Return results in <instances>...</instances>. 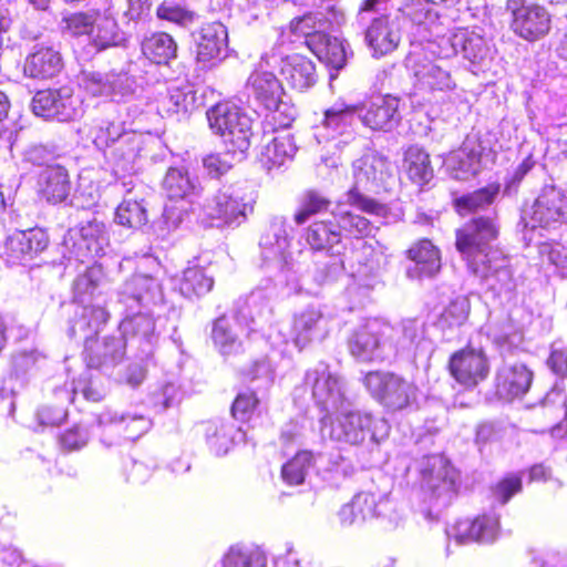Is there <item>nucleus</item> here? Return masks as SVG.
Listing matches in <instances>:
<instances>
[{"mask_svg":"<svg viewBox=\"0 0 567 567\" xmlns=\"http://www.w3.org/2000/svg\"><path fill=\"white\" fill-rule=\"evenodd\" d=\"M499 227L493 216L480 217L467 221L456 230V249L467 261L470 270L484 280L495 296L511 297L515 281L509 260L491 243L498 237Z\"/></svg>","mask_w":567,"mask_h":567,"instance_id":"1","label":"nucleus"},{"mask_svg":"<svg viewBox=\"0 0 567 567\" xmlns=\"http://www.w3.org/2000/svg\"><path fill=\"white\" fill-rule=\"evenodd\" d=\"M326 13L321 11L310 12L292 22L295 32H300L307 38L309 49L320 61L337 71L344 68L349 53L348 43L339 38L331 37L326 30L332 23L343 21V12L336 4L328 3Z\"/></svg>","mask_w":567,"mask_h":567,"instance_id":"2","label":"nucleus"},{"mask_svg":"<svg viewBox=\"0 0 567 567\" xmlns=\"http://www.w3.org/2000/svg\"><path fill=\"white\" fill-rule=\"evenodd\" d=\"M109 116L96 118L91 128L94 145L102 151L110 150L109 157L114 164L115 173H128L140 150V138L135 132L126 131L124 122L113 117L114 104L105 106Z\"/></svg>","mask_w":567,"mask_h":567,"instance_id":"3","label":"nucleus"},{"mask_svg":"<svg viewBox=\"0 0 567 567\" xmlns=\"http://www.w3.org/2000/svg\"><path fill=\"white\" fill-rule=\"evenodd\" d=\"M392 0H363L357 20L361 25L369 22L364 41L375 58L392 53L401 41L399 18L386 13Z\"/></svg>","mask_w":567,"mask_h":567,"instance_id":"4","label":"nucleus"},{"mask_svg":"<svg viewBox=\"0 0 567 567\" xmlns=\"http://www.w3.org/2000/svg\"><path fill=\"white\" fill-rule=\"evenodd\" d=\"M207 120L213 132L219 135L228 154L243 161L250 147L252 120L236 104L217 103L208 109Z\"/></svg>","mask_w":567,"mask_h":567,"instance_id":"5","label":"nucleus"},{"mask_svg":"<svg viewBox=\"0 0 567 567\" xmlns=\"http://www.w3.org/2000/svg\"><path fill=\"white\" fill-rule=\"evenodd\" d=\"M566 221L567 195L555 186H545L533 205L522 210L518 227H522L526 245H530L535 241L536 233L555 229Z\"/></svg>","mask_w":567,"mask_h":567,"instance_id":"6","label":"nucleus"},{"mask_svg":"<svg viewBox=\"0 0 567 567\" xmlns=\"http://www.w3.org/2000/svg\"><path fill=\"white\" fill-rule=\"evenodd\" d=\"M389 168V161L378 153H369L357 159L353 163L354 185L347 193L348 203L364 213L383 216L384 205L363 195L361 189L373 190L381 186L390 176Z\"/></svg>","mask_w":567,"mask_h":567,"instance_id":"7","label":"nucleus"},{"mask_svg":"<svg viewBox=\"0 0 567 567\" xmlns=\"http://www.w3.org/2000/svg\"><path fill=\"white\" fill-rule=\"evenodd\" d=\"M331 440L351 445L363 443L367 437L372 444H380L390 433V424L383 417H374L369 413L351 411L338 415L330 422L329 427H323Z\"/></svg>","mask_w":567,"mask_h":567,"instance_id":"8","label":"nucleus"},{"mask_svg":"<svg viewBox=\"0 0 567 567\" xmlns=\"http://www.w3.org/2000/svg\"><path fill=\"white\" fill-rule=\"evenodd\" d=\"M363 384L371 396L391 412L410 408L417 398V386L393 372L371 371L364 375Z\"/></svg>","mask_w":567,"mask_h":567,"instance_id":"9","label":"nucleus"},{"mask_svg":"<svg viewBox=\"0 0 567 567\" xmlns=\"http://www.w3.org/2000/svg\"><path fill=\"white\" fill-rule=\"evenodd\" d=\"M255 196L247 183L224 186L206 206V215L218 226H239L254 209Z\"/></svg>","mask_w":567,"mask_h":567,"instance_id":"10","label":"nucleus"},{"mask_svg":"<svg viewBox=\"0 0 567 567\" xmlns=\"http://www.w3.org/2000/svg\"><path fill=\"white\" fill-rule=\"evenodd\" d=\"M63 247L68 249V258L81 262L104 255L109 245V233L104 221L93 217L70 228L64 235Z\"/></svg>","mask_w":567,"mask_h":567,"instance_id":"11","label":"nucleus"},{"mask_svg":"<svg viewBox=\"0 0 567 567\" xmlns=\"http://www.w3.org/2000/svg\"><path fill=\"white\" fill-rule=\"evenodd\" d=\"M303 385L311 390L316 405L327 414L338 411L346 401L342 378L324 362L306 371Z\"/></svg>","mask_w":567,"mask_h":567,"instance_id":"12","label":"nucleus"},{"mask_svg":"<svg viewBox=\"0 0 567 567\" xmlns=\"http://www.w3.org/2000/svg\"><path fill=\"white\" fill-rule=\"evenodd\" d=\"M421 484L440 505L451 503L457 482V472L450 462L440 454L426 455L420 463Z\"/></svg>","mask_w":567,"mask_h":567,"instance_id":"13","label":"nucleus"},{"mask_svg":"<svg viewBox=\"0 0 567 567\" xmlns=\"http://www.w3.org/2000/svg\"><path fill=\"white\" fill-rule=\"evenodd\" d=\"M31 107L37 116L70 122L81 116L82 99L70 85L59 89L41 90L32 99Z\"/></svg>","mask_w":567,"mask_h":567,"instance_id":"14","label":"nucleus"},{"mask_svg":"<svg viewBox=\"0 0 567 567\" xmlns=\"http://www.w3.org/2000/svg\"><path fill=\"white\" fill-rule=\"evenodd\" d=\"M389 330L388 323L377 319L359 326L348 339L351 355L362 362L384 361L389 357L384 340Z\"/></svg>","mask_w":567,"mask_h":567,"instance_id":"15","label":"nucleus"},{"mask_svg":"<svg viewBox=\"0 0 567 567\" xmlns=\"http://www.w3.org/2000/svg\"><path fill=\"white\" fill-rule=\"evenodd\" d=\"M512 13L511 28L519 38L535 42L545 38L551 28V17L543 6L527 4L525 0H508Z\"/></svg>","mask_w":567,"mask_h":567,"instance_id":"16","label":"nucleus"},{"mask_svg":"<svg viewBox=\"0 0 567 567\" xmlns=\"http://www.w3.org/2000/svg\"><path fill=\"white\" fill-rule=\"evenodd\" d=\"M389 348L395 354L414 359L425 354L431 349V341L426 337V323L419 318H406L395 326H390L386 334Z\"/></svg>","mask_w":567,"mask_h":567,"instance_id":"17","label":"nucleus"},{"mask_svg":"<svg viewBox=\"0 0 567 567\" xmlns=\"http://www.w3.org/2000/svg\"><path fill=\"white\" fill-rule=\"evenodd\" d=\"M265 288H257L248 296L240 297L234 305L236 322L246 329L247 336L262 333L272 322V307Z\"/></svg>","mask_w":567,"mask_h":567,"instance_id":"18","label":"nucleus"},{"mask_svg":"<svg viewBox=\"0 0 567 567\" xmlns=\"http://www.w3.org/2000/svg\"><path fill=\"white\" fill-rule=\"evenodd\" d=\"M142 309L123 308L124 318L118 324L117 332L126 340V347H136L143 357L152 359L157 341L155 320L147 309Z\"/></svg>","mask_w":567,"mask_h":567,"instance_id":"19","label":"nucleus"},{"mask_svg":"<svg viewBox=\"0 0 567 567\" xmlns=\"http://www.w3.org/2000/svg\"><path fill=\"white\" fill-rule=\"evenodd\" d=\"M358 105V118L372 131L390 132L401 120V99L392 94L375 95Z\"/></svg>","mask_w":567,"mask_h":567,"instance_id":"20","label":"nucleus"},{"mask_svg":"<svg viewBox=\"0 0 567 567\" xmlns=\"http://www.w3.org/2000/svg\"><path fill=\"white\" fill-rule=\"evenodd\" d=\"M449 369L460 384L470 389L487 378L489 363L482 349L466 347L451 355Z\"/></svg>","mask_w":567,"mask_h":567,"instance_id":"21","label":"nucleus"},{"mask_svg":"<svg viewBox=\"0 0 567 567\" xmlns=\"http://www.w3.org/2000/svg\"><path fill=\"white\" fill-rule=\"evenodd\" d=\"M164 300L161 282L148 275H134L122 286L117 302L128 310L148 309Z\"/></svg>","mask_w":567,"mask_h":567,"instance_id":"22","label":"nucleus"},{"mask_svg":"<svg viewBox=\"0 0 567 567\" xmlns=\"http://www.w3.org/2000/svg\"><path fill=\"white\" fill-rule=\"evenodd\" d=\"M192 35L196 44V60L204 66L214 65L227 56L228 32L221 22L205 23Z\"/></svg>","mask_w":567,"mask_h":567,"instance_id":"23","label":"nucleus"},{"mask_svg":"<svg viewBox=\"0 0 567 567\" xmlns=\"http://www.w3.org/2000/svg\"><path fill=\"white\" fill-rule=\"evenodd\" d=\"M97 426L103 434L111 433L117 437L135 441L152 426L150 417L131 412H118L105 409L96 416Z\"/></svg>","mask_w":567,"mask_h":567,"instance_id":"24","label":"nucleus"},{"mask_svg":"<svg viewBox=\"0 0 567 567\" xmlns=\"http://www.w3.org/2000/svg\"><path fill=\"white\" fill-rule=\"evenodd\" d=\"M49 237L41 228L16 230L6 240L4 255L11 264H24L33 260L47 249Z\"/></svg>","mask_w":567,"mask_h":567,"instance_id":"25","label":"nucleus"},{"mask_svg":"<svg viewBox=\"0 0 567 567\" xmlns=\"http://www.w3.org/2000/svg\"><path fill=\"white\" fill-rule=\"evenodd\" d=\"M126 340L117 334L93 339L84 344V360L90 369L107 371L117 365L125 355Z\"/></svg>","mask_w":567,"mask_h":567,"instance_id":"26","label":"nucleus"},{"mask_svg":"<svg viewBox=\"0 0 567 567\" xmlns=\"http://www.w3.org/2000/svg\"><path fill=\"white\" fill-rule=\"evenodd\" d=\"M485 147L476 136H467L460 150L444 161L449 175L456 181H467L481 168V157Z\"/></svg>","mask_w":567,"mask_h":567,"instance_id":"27","label":"nucleus"},{"mask_svg":"<svg viewBox=\"0 0 567 567\" xmlns=\"http://www.w3.org/2000/svg\"><path fill=\"white\" fill-rule=\"evenodd\" d=\"M533 382V372L523 363L504 362L495 374V393L504 401L526 394Z\"/></svg>","mask_w":567,"mask_h":567,"instance_id":"28","label":"nucleus"},{"mask_svg":"<svg viewBox=\"0 0 567 567\" xmlns=\"http://www.w3.org/2000/svg\"><path fill=\"white\" fill-rule=\"evenodd\" d=\"M329 332V320L320 307L308 306L297 313L292 323V339L299 350L316 340H323Z\"/></svg>","mask_w":567,"mask_h":567,"instance_id":"29","label":"nucleus"},{"mask_svg":"<svg viewBox=\"0 0 567 567\" xmlns=\"http://www.w3.org/2000/svg\"><path fill=\"white\" fill-rule=\"evenodd\" d=\"M63 69V59L60 50L49 42H41L33 47L25 58L23 72L32 79H52Z\"/></svg>","mask_w":567,"mask_h":567,"instance_id":"30","label":"nucleus"},{"mask_svg":"<svg viewBox=\"0 0 567 567\" xmlns=\"http://www.w3.org/2000/svg\"><path fill=\"white\" fill-rule=\"evenodd\" d=\"M498 516L495 514H483L474 520H460L446 530L449 538H454L456 544L462 545L468 542L492 543L498 532Z\"/></svg>","mask_w":567,"mask_h":567,"instance_id":"31","label":"nucleus"},{"mask_svg":"<svg viewBox=\"0 0 567 567\" xmlns=\"http://www.w3.org/2000/svg\"><path fill=\"white\" fill-rule=\"evenodd\" d=\"M499 194V185L489 184L474 192L457 196L453 199L455 212L461 216L474 215L472 221L476 218L493 216L497 225V212L493 207Z\"/></svg>","mask_w":567,"mask_h":567,"instance_id":"32","label":"nucleus"},{"mask_svg":"<svg viewBox=\"0 0 567 567\" xmlns=\"http://www.w3.org/2000/svg\"><path fill=\"white\" fill-rule=\"evenodd\" d=\"M406 257L411 261L406 267V276L410 279L432 278L441 269L440 250L426 238L414 243L406 250Z\"/></svg>","mask_w":567,"mask_h":567,"instance_id":"33","label":"nucleus"},{"mask_svg":"<svg viewBox=\"0 0 567 567\" xmlns=\"http://www.w3.org/2000/svg\"><path fill=\"white\" fill-rule=\"evenodd\" d=\"M109 320L104 307L87 305L76 306L69 321L68 334L72 339H83L84 344L92 341Z\"/></svg>","mask_w":567,"mask_h":567,"instance_id":"34","label":"nucleus"},{"mask_svg":"<svg viewBox=\"0 0 567 567\" xmlns=\"http://www.w3.org/2000/svg\"><path fill=\"white\" fill-rule=\"evenodd\" d=\"M357 117V104H347L342 100L334 102L323 111V117L320 125L317 126L318 131L322 130L326 133H316V138L321 143L319 136L328 141L348 133L352 128Z\"/></svg>","mask_w":567,"mask_h":567,"instance_id":"35","label":"nucleus"},{"mask_svg":"<svg viewBox=\"0 0 567 567\" xmlns=\"http://www.w3.org/2000/svg\"><path fill=\"white\" fill-rule=\"evenodd\" d=\"M127 81V73L82 71L80 75V84L89 94L112 100L131 92Z\"/></svg>","mask_w":567,"mask_h":567,"instance_id":"36","label":"nucleus"},{"mask_svg":"<svg viewBox=\"0 0 567 567\" xmlns=\"http://www.w3.org/2000/svg\"><path fill=\"white\" fill-rule=\"evenodd\" d=\"M90 43L97 52L127 47L128 35L120 28L111 8L99 10Z\"/></svg>","mask_w":567,"mask_h":567,"instance_id":"37","label":"nucleus"},{"mask_svg":"<svg viewBox=\"0 0 567 567\" xmlns=\"http://www.w3.org/2000/svg\"><path fill=\"white\" fill-rule=\"evenodd\" d=\"M280 72L286 82L299 92H305L317 83L315 63L301 54L281 59Z\"/></svg>","mask_w":567,"mask_h":567,"instance_id":"38","label":"nucleus"},{"mask_svg":"<svg viewBox=\"0 0 567 567\" xmlns=\"http://www.w3.org/2000/svg\"><path fill=\"white\" fill-rule=\"evenodd\" d=\"M38 185L42 196L52 204L64 202L72 189L69 172L60 164L42 168Z\"/></svg>","mask_w":567,"mask_h":567,"instance_id":"39","label":"nucleus"},{"mask_svg":"<svg viewBox=\"0 0 567 567\" xmlns=\"http://www.w3.org/2000/svg\"><path fill=\"white\" fill-rule=\"evenodd\" d=\"M246 90L248 96H252L265 109L276 106L284 94L280 81L267 71L252 72L247 80Z\"/></svg>","mask_w":567,"mask_h":567,"instance_id":"40","label":"nucleus"},{"mask_svg":"<svg viewBox=\"0 0 567 567\" xmlns=\"http://www.w3.org/2000/svg\"><path fill=\"white\" fill-rule=\"evenodd\" d=\"M162 112L177 121L185 120L196 107V91L188 84L171 85L159 101Z\"/></svg>","mask_w":567,"mask_h":567,"instance_id":"41","label":"nucleus"},{"mask_svg":"<svg viewBox=\"0 0 567 567\" xmlns=\"http://www.w3.org/2000/svg\"><path fill=\"white\" fill-rule=\"evenodd\" d=\"M306 241L316 251L341 252V235L332 219L312 223L306 231Z\"/></svg>","mask_w":567,"mask_h":567,"instance_id":"42","label":"nucleus"},{"mask_svg":"<svg viewBox=\"0 0 567 567\" xmlns=\"http://www.w3.org/2000/svg\"><path fill=\"white\" fill-rule=\"evenodd\" d=\"M204 431L209 449L217 456L227 454L236 437L241 434L240 427L223 419L205 422Z\"/></svg>","mask_w":567,"mask_h":567,"instance_id":"43","label":"nucleus"},{"mask_svg":"<svg viewBox=\"0 0 567 567\" xmlns=\"http://www.w3.org/2000/svg\"><path fill=\"white\" fill-rule=\"evenodd\" d=\"M297 152L293 137L286 133L274 136L261 148L259 162L267 169L282 166L287 161H291Z\"/></svg>","mask_w":567,"mask_h":567,"instance_id":"44","label":"nucleus"},{"mask_svg":"<svg viewBox=\"0 0 567 567\" xmlns=\"http://www.w3.org/2000/svg\"><path fill=\"white\" fill-rule=\"evenodd\" d=\"M163 189L171 199H190L198 196L202 186L196 177L181 167H171L163 179Z\"/></svg>","mask_w":567,"mask_h":567,"instance_id":"45","label":"nucleus"},{"mask_svg":"<svg viewBox=\"0 0 567 567\" xmlns=\"http://www.w3.org/2000/svg\"><path fill=\"white\" fill-rule=\"evenodd\" d=\"M259 246L264 260L286 255L289 246V236L285 217L275 216L270 219L268 228L260 237Z\"/></svg>","mask_w":567,"mask_h":567,"instance_id":"46","label":"nucleus"},{"mask_svg":"<svg viewBox=\"0 0 567 567\" xmlns=\"http://www.w3.org/2000/svg\"><path fill=\"white\" fill-rule=\"evenodd\" d=\"M212 340L215 348L226 361H230L244 352L243 342L231 330L226 316H220L213 322Z\"/></svg>","mask_w":567,"mask_h":567,"instance_id":"47","label":"nucleus"},{"mask_svg":"<svg viewBox=\"0 0 567 567\" xmlns=\"http://www.w3.org/2000/svg\"><path fill=\"white\" fill-rule=\"evenodd\" d=\"M433 4L430 0H405L399 11L412 23L429 31L442 29L444 19L433 8Z\"/></svg>","mask_w":567,"mask_h":567,"instance_id":"48","label":"nucleus"},{"mask_svg":"<svg viewBox=\"0 0 567 567\" xmlns=\"http://www.w3.org/2000/svg\"><path fill=\"white\" fill-rule=\"evenodd\" d=\"M454 41L458 45V53L473 64H480L489 56L488 43L476 30L458 29Z\"/></svg>","mask_w":567,"mask_h":567,"instance_id":"49","label":"nucleus"},{"mask_svg":"<svg viewBox=\"0 0 567 567\" xmlns=\"http://www.w3.org/2000/svg\"><path fill=\"white\" fill-rule=\"evenodd\" d=\"M323 458L324 455L321 453L315 455L310 451L298 452L290 461L282 465V480L289 485L302 484L309 472L322 463Z\"/></svg>","mask_w":567,"mask_h":567,"instance_id":"50","label":"nucleus"},{"mask_svg":"<svg viewBox=\"0 0 567 567\" xmlns=\"http://www.w3.org/2000/svg\"><path fill=\"white\" fill-rule=\"evenodd\" d=\"M332 218L341 236L344 234L353 238H364L373 236L374 231L379 229L368 218L346 210L341 206L332 213Z\"/></svg>","mask_w":567,"mask_h":567,"instance_id":"51","label":"nucleus"},{"mask_svg":"<svg viewBox=\"0 0 567 567\" xmlns=\"http://www.w3.org/2000/svg\"><path fill=\"white\" fill-rule=\"evenodd\" d=\"M142 52L156 64H167L177 55V44L166 32H156L142 41Z\"/></svg>","mask_w":567,"mask_h":567,"instance_id":"52","label":"nucleus"},{"mask_svg":"<svg viewBox=\"0 0 567 567\" xmlns=\"http://www.w3.org/2000/svg\"><path fill=\"white\" fill-rule=\"evenodd\" d=\"M351 503L361 523L375 518V515L386 514L385 511L388 509L398 514V503L389 496L377 499L374 494L361 492L353 496Z\"/></svg>","mask_w":567,"mask_h":567,"instance_id":"53","label":"nucleus"},{"mask_svg":"<svg viewBox=\"0 0 567 567\" xmlns=\"http://www.w3.org/2000/svg\"><path fill=\"white\" fill-rule=\"evenodd\" d=\"M488 336L502 355L512 353L522 343L523 336L509 318L492 322Z\"/></svg>","mask_w":567,"mask_h":567,"instance_id":"54","label":"nucleus"},{"mask_svg":"<svg viewBox=\"0 0 567 567\" xmlns=\"http://www.w3.org/2000/svg\"><path fill=\"white\" fill-rule=\"evenodd\" d=\"M404 165L411 181L416 184H427L433 178L430 155L417 145L410 146L404 156Z\"/></svg>","mask_w":567,"mask_h":567,"instance_id":"55","label":"nucleus"},{"mask_svg":"<svg viewBox=\"0 0 567 567\" xmlns=\"http://www.w3.org/2000/svg\"><path fill=\"white\" fill-rule=\"evenodd\" d=\"M214 279L202 267H188L184 270L179 282L181 293L188 299L199 298L212 290Z\"/></svg>","mask_w":567,"mask_h":567,"instance_id":"56","label":"nucleus"},{"mask_svg":"<svg viewBox=\"0 0 567 567\" xmlns=\"http://www.w3.org/2000/svg\"><path fill=\"white\" fill-rule=\"evenodd\" d=\"M224 567H266L267 558L258 548L248 545H234L223 558Z\"/></svg>","mask_w":567,"mask_h":567,"instance_id":"57","label":"nucleus"},{"mask_svg":"<svg viewBox=\"0 0 567 567\" xmlns=\"http://www.w3.org/2000/svg\"><path fill=\"white\" fill-rule=\"evenodd\" d=\"M331 205L330 199L321 192L306 189L298 199V210L293 216L297 225L305 224L311 216L327 212Z\"/></svg>","mask_w":567,"mask_h":567,"instance_id":"58","label":"nucleus"},{"mask_svg":"<svg viewBox=\"0 0 567 567\" xmlns=\"http://www.w3.org/2000/svg\"><path fill=\"white\" fill-rule=\"evenodd\" d=\"M264 268L269 274V280L277 287L297 286V276L293 264L287 259L286 255L278 258H269L264 260Z\"/></svg>","mask_w":567,"mask_h":567,"instance_id":"59","label":"nucleus"},{"mask_svg":"<svg viewBox=\"0 0 567 567\" xmlns=\"http://www.w3.org/2000/svg\"><path fill=\"white\" fill-rule=\"evenodd\" d=\"M114 220L127 228L138 229L147 223V210L143 202L125 198L116 208Z\"/></svg>","mask_w":567,"mask_h":567,"instance_id":"60","label":"nucleus"},{"mask_svg":"<svg viewBox=\"0 0 567 567\" xmlns=\"http://www.w3.org/2000/svg\"><path fill=\"white\" fill-rule=\"evenodd\" d=\"M55 395L61 401V404H45L42 405L37 412V419L43 426H58L68 416V410L63 403L72 401L70 391L65 388H59L55 390Z\"/></svg>","mask_w":567,"mask_h":567,"instance_id":"61","label":"nucleus"},{"mask_svg":"<svg viewBox=\"0 0 567 567\" xmlns=\"http://www.w3.org/2000/svg\"><path fill=\"white\" fill-rule=\"evenodd\" d=\"M340 254L330 252L315 261L312 277L318 285L332 282L342 274L343 261L339 256Z\"/></svg>","mask_w":567,"mask_h":567,"instance_id":"62","label":"nucleus"},{"mask_svg":"<svg viewBox=\"0 0 567 567\" xmlns=\"http://www.w3.org/2000/svg\"><path fill=\"white\" fill-rule=\"evenodd\" d=\"M445 29L446 24L444 21L442 29H433L430 31L433 39L427 41L429 52L443 60L458 54V45H456L454 41L456 38V31L444 33Z\"/></svg>","mask_w":567,"mask_h":567,"instance_id":"63","label":"nucleus"},{"mask_svg":"<svg viewBox=\"0 0 567 567\" xmlns=\"http://www.w3.org/2000/svg\"><path fill=\"white\" fill-rule=\"evenodd\" d=\"M470 301L464 296H458L451 300L441 313L437 324L442 328H456L461 327L468 317L470 313Z\"/></svg>","mask_w":567,"mask_h":567,"instance_id":"64","label":"nucleus"}]
</instances>
